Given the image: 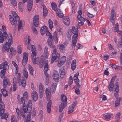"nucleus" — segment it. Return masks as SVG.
<instances>
[{
	"label": "nucleus",
	"mask_w": 122,
	"mask_h": 122,
	"mask_svg": "<svg viewBox=\"0 0 122 122\" xmlns=\"http://www.w3.org/2000/svg\"><path fill=\"white\" fill-rule=\"evenodd\" d=\"M32 104L31 103V100H30L29 101L28 103V105L29 107L30 108V110H31L32 108ZM29 110H28V111Z\"/></svg>",
	"instance_id": "45"
},
{
	"label": "nucleus",
	"mask_w": 122,
	"mask_h": 122,
	"mask_svg": "<svg viewBox=\"0 0 122 122\" xmlns=\"http://www.w3.org/2000/svg\"><path fill=\"white\" fill-rule=\"evenodd\" d=\"M46 26H44L41 28L40 31L42 35H43L46 31Z\"/></svg>",
	"instance_id": "29"
},
{
	"label": "nucleus",
	"mask_w": 122,
	"mask_h": 122,
	"mask_svg": "<svg viewBox=\"0 0 122 122\" xmlns=\"http://www.w3.org/2000/svg\"><path fill=\"white\" fill-rule=\"evenodd\" d=\"M33 4V0H28L27 2V9L28 10L30 11L31 10Z\"/></svg>",
	"instance_id": "13"
},
{
	"label": "nucleus",
	"mask_w": 122,
	"mask_h": 122,
	"mask_svg": "<svg viewBox=\"0 0 122 122\" xmlns=\"http://www.w3.org/2000/svg\"><path fill=\"white\" fill-rule=\"evenodd\" d=\"M63 21L64 24L67 26H68L70 24V20L68 18H66L64 19Z\"/></svg>",
	"instance_id": "27"
},
{
	"label": "nucleus",
	"mask_w": 122,
	"mask_h": 122,
	"mask_svg": "<svg viewBox=\"0 0 122 122\" xmlns=\"http://www.w3.org/2000/svg\"><path fill=\"white\" fill-rule=\"evenodd\" d=\"M59 47L61 50H63L65 48L64 45H59Z\"/></svg>",
	"instance_id": "57"
},
{
	"label": "nucleus",
	"mask_w": 122,
	"mask_h": 122,
	"mask_svg": "<svg viewBox=\"0 0 122 122\" xmlns=\"http://www.w3.org/2000/svg\"><path fill=\"white\" fill-rule=\"evenodd\" d=\"M66 60V57L65 56H63L61 57L60 61L62 62H63L64 63L65 62Z\"/></svg>",
	"instance_id": "58"
},
{
	"label": "nucleus",
	"mask_w": 122,
	"mask_h": 122,
	"mask_svg": "<svg viewBox=\"0 0 122 122\" xmlns=\"http://www.w3.org/2000/svg\"><path fill=\"white\" fill-rule=\"evenodd\" d=\"M61 99L62 101V102H67V98L66 96L64 95H61Z\"/></svg>",
	"instance_id": "37"
},
{
	"label": "nucleus",
	"mask_w": 122,
	"mask_h": 122,
	"mask_svg": "<svg viewBox=\"0 0 122 122\" xmlns=\"http://www.w3.org/2000/svg\"><path fill=\"white\" fill-rule=\"evenodd\" d=\"M43 8V16L44 17H45L47 14L48 11L46 10V6L44 5H42Z\"/></svg>",
	"instance_id": "26"
},
{
	"label": "nucleus",
	"mask_w": 122,
	"mask_h": 122,
	"mask_svg": "<svg viewBox=\"0 0 122 122\" xmlns=\"http://www.w3.org/2000/svg\"><path fill=\"white\" fill-rule=\"evenodd\" d=\"M75 92L76 94L78 95L80 93L79 89V88H76L75 89Z\"/></svg>",
	"instance_id": "63"
},
{
	"label": "nucleus",
	"mask_w": 122,
	"mask_h": 122,
	"mask_svg": "<svg viewBox=\"0 0 122 122\" xmlns=\"http://www.w3.org/2000/svg\"><path fill=\"white\" fill-rule=\"evenodd\" d=\"M36 54L31 55L32 56V61L33 64H35L36 63L38 62L39 61V59L38 57H37L36 58Z\"/></svg>",
	"instance_id": "14"
},
{
	"label": "nucleus",
	"mask_w": 122,
	"mask_h": 122,
	"mask_svg": "<svg viewBox=\"0 0 122 122\" xmlns=\"http://www.w3.org/2000/svg\"><path fill=\"white\" fill-rule=\"evenodd\" d=\"M73 34H74V35L73 36L72 38H73V39H76V38L78 35V33Z\"/></svg>",
	"instance_id": "62"
},
{
	"label": "nucleus",
	"mask_w": 122,
	"mask_h": 122,
	"mask_svg": "<svg viewBox=\"0 0 122 122\" xmlns=\"http://www.w3.org/2000/svg\"><path fill=\"white\" fill-rule=\"evenodd\" d=\"M71 31L73 33H78V28H75L73 26L71 29Z\"/></svg>",
	"instance_id": "42"
},
{
	"label": "nucleus",
	"mask_w": 122,
	"mask_h": 122,
	"mask_svg": "<svg viewBox=\"0 0 122 122\" xmlns=\"http://www.w3.org/2000/svg\"><path fill=\"white\" fill-rule=\"evenodd\" d=\"M121 115V113L119 112L117 113L116 115L115 120V122H118L120 120V116Z\"/></svg>",
	"instance_id": "35"
},
{
	"label": "nucleus",
	"mask_w": 122,
	"mask_h": 122,
	"mask_svg": "<svg viewBox=\"0 0 122 122\" xmlns=\"http://www.w3.org/2000/svg\"><path fill=\"white\" fill-rule=\"evenodd\" d=\"M60 76L61 78H63L65 74V71L64 67L61 68L59 70Z\"/></svg>",
	"instance_id": "16"
},
{
	"label": "nucleus",
	"mask_w": 122,
	"mask_h": 122,
	"mask_svg": "<svg viewBox=\"0 0 122 122\" xmlns=\"http://www.w3.org/2000/svg\"><path fill=\"white\" fill-rule=\"evenodd\" d=\"M31 95L33 100L36 101L37 100L38 96L37 92L35 91H33L31 93Z\"/></svg>",
	"instance_id": "12"
},
{
	"label": "nucleus",
	"mask_w": 122,
	"mask_h": 122,
	"mask_svg": "<svg viewBox=\"0 0 122 122\" xmlns=\"http://www.w3.org/2000/svg\"><path fill=\"white\" fill-rule=\"evenodd\" d=\"M8 67H6L4 68L3 70L1 71V74H3V75H5L6 72V70L7 68H8Z\"/></svg>",
	"instance_id": "52"
},
{
	"label": "nucleus",
	"mask_w": 122,
	"mask_h": 122,
	"mask_svg": "<svg viewBox=\"0 0 122 122\" xmlns=\"http://www.w3.org/2000/svg\"><path fill=\"white\" fill-rule=\"evenodd\" d=\"M48 44L50 47L53 49V52L52 55L51 62L53 63L54 61H57L60 57V54L56 53L57 51L56 49V46L54 45L52 40L51 39H47Z\"/></svg>",
	"instance_id": "1"
},
{
	"label": "nucleus",
	"mask_w": 122,
	"mask_h": 122,
	"mask_svg": "<svg viewBox=\"0 0 122 122\" xmlns=\"http://www.w3.org/2000/svg\"><path fill=\"white\" fill-rule=\"evenodd\" d=\"M6 67H9V66L7 64V62L6 61L0 64V69Z\"/></svg>",
	"instance_id": "23"
},
{
	"label": "nucleus",
	"mask_w": 122,
	"mask_h": 122,
	"mask_svg": "<svg viewBox=\"0 0 122 122\" xmlns=\"http://www.w3.org/2000/svg\"><path fill=\"white\" fill-rule=\"evenodd\" d=\"M44 56L46 58H47L48 56V48L47 46L45 47L44 50Z\"/></svg>",
	"instance_id": "28"
},
{
	"label": "nucleus",
	"mask_w": 122,
	"mask_h": 122,
	"mask_svg": "<svg viewBox=\"0 0 122 122\" xmlns=\"http://www.w3.org/2000/svg\"><path fill=\"white\" fill-rule=\"evenodd\" d=\"M28 67L30 71V74L32 75H33V72L34 71V69L31 65H29L28 66Z\"/></svg>",
	"instance_id": "40"
},
{
	"label": "nucleus",
	"mask_w": 122,
	"mask_h": 122,
	"mask_svg": "<svg viewBox=\"0 0 122 122\" xmlns=\"http://www.w3.org/2000/svg\"><path fill=\"white\" fill-rule=\"evenodd\" d=\"M33 24L35 27L38 26L39 21V16L38 15H35L33 18Z\"/></svg>",
	"instance_id": "10"
},
{
	"label": "nucleus",
	"mask_w": 122,
	"mask_h": 122,
	"mask_svg": "<svg viewBox=\"0 0 122 122\" xmlns=\"http://www.w3.org/2000/svg\"><path fill=\"white\" fill-rule=\"evenodd\" d=\"M119 91V88L118 84H117L116 85L115 90L114 91V95L115 97L118 98V92Z\"/></svg>",
	"instance_id": "17"
},
{
	"label": "nucleus",
	"mask_w": 122,
	"mask_h": 122,
	"mask_svg": "<svg viewBox=\"0 0 122 122\" xmlns=\"http://www.w3.org/2000/svg\"><path fill=\"white\" fill-rule=\"evenodd\" d=\"M67 103L66 102H62L59 106V110L60 112H61L63 109L65 108V106H66Z\"/></svg>",
	"instance_id": "15"
},
{
	"label": "nucleus",
	"mask_w": 122,
	"mask_h": 122,
	"mask_svg": "<svg viewBox=\"0 0 122 122\" xmlns=\"http://www.w3.org/2000/svg\"><path fill=\"white\" fill-rule=\"evenodd\" d=\"M24 72V76L27 79L28 77V73L26 70L25 68H24L23 70Z\"/></svg>",
	"instance_id": "46"
},
{
	"label": "nucleus",
	"mask_w": 122,
	"mask_h": 122,
	"mask_svg": "<svg viewBox=\"0 0 122 122\" xmlns=\"http://www.w3.org/2000/svg\"><path fill=\"white\" fill-rule=\"evenodd\" d=\"M11 4L14 7L17 6V3L15 0H12L11 2Z\"/></svg>",
	"instance_id": "53"
},
{
	"label": "nucleus",
	"mask_w": 122,
	"mask_h": 122,
	"mask_svg": "<svg viewBox=\"0 0 122 122\" xmlns=\"http://www.w3.org/2000/svg\"><path fill=\"white\" fill-rule=\"evenodd\" d=\"M52 77L54 81L56 82H58L59 81V76L58 72L56 71H53Z\"/></svg>",
	"instance_id": "9"
},
{
	"label": "nucleus",
	"mask_w": 122,
	"mask_h": 122,
	"mask_svg": "<svg viewBox=\"0 0 122 122\" xmlns=\"http://www.w3.org/2000/svg\"><path fill=\"white\" fill-rule=\"evenodd\" d=\"M120 63L121 66H117V69L120 70H122V53H121L120 56Z\"/></svg>",
	"instance_id": "30"
},
{
	"label": "nucleus",
	"mask_w": 122,
	"mask_h": 122,
	"mask_svg": "<svg viewBox=\"0 0 122 122\" xmlns=\"http://www.w3.org/2000/svg\"><path fill=\"white\" fill-rule=\"evenodd\" d=\"M63 113H61V114L59 116L58 119L59 122H60L61 121V119L62 118L63 116Z\"/></svg>",
	"instance_id": "59"
},
{
	"label": "nucleus",
	"mask_w": 122,
	"mask_h": 122,
	"mask_svg": "<svg viewBox=\"0 0 122 122\" xmlns=\"http://www.w3.org/2000/svg\"><path fill=\"white\" fill-rule=\"evenodd\" d=\"M8 40V42H6L5 45L3 46V47L6 51L8 52L11 46L10 44L12 43V36L11 34H9Z\"/></svg>",
	"instance_id": "6"
},
{
	"label": "nucleus",
	"mask_w": 122,
	"mask_h": 122,
	"mask_svg": "<svg viewBox=\"0 0 122 122\" xmlns=\"http://www.w3.org/2000/svg\"><path fill=\"white\" fill-rule=\"evenodd\" d=\"M48 22L49 27L51 30V29L53 27V22L51 19H49L48 20Z\"/></svg>",
	"instance_id": "39"
},
{
	"label": "nucleus",
	"mask_w": 122,
	"mask_h": 122,
	"mask_svg": "<svg viewBox=\"0 0 122 122\" xmlns=\"http://www.w3.org/2000/svg\"><path fill=\"white\" fill-rule=\"evenodd\" d=\"M28 53L24 52L23 55V59L22 60V65L23 66H25L26 64L27 61L28 56Z\"/></svg>",
	"instance_id": "11"
},
{
	"label": "nucleus",
	"mask_w": 122,
	"mask_h": 122,
	"mask_svg": "<svg viewBox=\"0 0 122 122\" xmlns=\"http://www.w3.org/2000/svg\"><path fill=\"white\" fill-rule=\"evenodd\" d=\"M12 14L13 17L10 15H9V18L11 24L16 26L18 24V31L21 29L22 27L21 21H20V18L17 13L14 11H12Z\"/></svg>",
	"instance_id": "2"
},
{
	"label": "nucleus",
	"mask_w": 122,
	"mask_h": 122,
	"mask_svg": "<svg viewBox=\"0 0 122 122\" xmlns=\"http://www.w3.org/2000/svg\"><path fill=\"white\" fill-rule=\"evenodd\" d=\"M114 87V81H111L108 86V88L109 91H112L113 90Z\"/></svg>",
	"instance_id": "24"
},
{
	"label": "nucleus",
	"mask_w": 122,
	"mask_h": 122,
	"mask_svg": "<svg viewBox=\"0 0 122 122\" xmlns=\"http://www.w3.org/2000/svg\"><path fill=\"white\" fill-rule=\"evenodd\" d=\"M110 66H111L112 68H114L115 69H116L117 67V66L116 65L112 63H111L110 64Z\"/></svg>",
	"instance_id": "64"
},
{
	"label": "nucleus",
	"mask_w": 122,
	"mask_h": 122,
	"mask_svg": "<svg viewBox=\"0 0 122 122\" xmlns=\"http://www.w3.org/2000/svg\"><path fill=\"white\" fill-rule=\"evenodd\" d=\"M74 109L73 108L71 107V106L69 107L68 108V114H70L72 112L74 111Z\"/></svg>",
	"instance_id": "51"
},
{
	"label": "nucleus",
	"mask_w": 122,
	"mask_h": 122,
	"mask_svg": "<svg viewBox=\"0 0 122 122\" xmlns=\"http://www.w3.org/2000/svg\"><path fill=\"white\" fill-rule=\"evenodd\" d=\"M10 52L12 55H15L16 53V50L13 48V47H11L10 49Z\"/></svg>",
	"instance_id": "34"
},
{
	"label": "nucleus",
	"mask_w": 122,
	"mask_h": 122,
	"mask_svg": "<svg viewBox=\"0 0 122 122\" xmlns=\"http://www.w3.org/2000/svg\"><path fill=\"white\" fill-rule=\"evenodd\" d=\"M56 12L57 15L58 17L61 18H62L64 16L63 14L61 12L60 9H56Z\"/></svg>",
	"instance_id": "22"
},
{
	"label": "nucleus",
	"mask_w": 122,
	"mask_h": 122,
	"mask_svg": "<svg viewBox=\"0 0 122 122\" xmlns=\"http://www.w3.org/2000/svg\"><path fill=\"white\" fill-rule=\"evenodd\" d=\"M5 107L3 108L1 107L2 109H0V117L1 116V119H5L6 120L8 116V113H5Z\"/></svg>",
	"instance_id": "7"
},
{
	"label": "nucleus",
	"mask_w": 122,
	"mask_h": 122,
	"mask_svg": "<svg viewBox=\"0 0 122 122\" xmlns=\"http://www.w3.org/2000/svg\"><path fill=\"white\" fill-rule=\"evenodd\" d=\"M26 81L25 80L23 79L21 81V83L22 86L24 87L25 86Z\"/></svg>",
	"instance_id": "55"
},
{
	"label": "nucleus",
	"mask_w": 122,
	"mask_h": 122,
	"mask_svg": "<svg viewBox=\"0 0 122 122\" xmlns=\"http://www.w3.org/2000/svg\"><path fill=\"white\" fill-rule=\"evenodd\" d=\"M18 6L19 9L22 10L23 9L24 5L21 2H20L18 4Z\"/></svg>",
	"instance_id": "47"
},
{
	"label": "nucleus",
	"mask_w": 122,
	"mask_h": 122,
	"mask_svg": "<svg viewBox=\"0 0 122 122\" xmlns=\"http://www.w3.org/2000/svg\"><path fill=\"white\" fill-rule=\"evenodd\" d=\"M51 5L52 9L56 11V9H58L56 8L57 6L56 3H52Z\"/></svg>",
	"instance_id": "38"
},
{
	"label": "nucleus",
	"mask_w": 122,
	"mask_h": 122,
	"mask_svg": "<svg viewBox=\"0 0 122 122\" xmlns=\"http://www.w3.org/2000/svg\"><path fill=\"white\" fill-rule=\"evenodd\" d=\"M31 51L32 52L31 55H34L35 54H36V49L35 48V47L33 45H31Z\"/></svg>",
	"instance_id": "31"
},
{
	"label": "nucleus",
	"mask_w": 122,
	"mask_h": 122,
	"mask_svg": "<svg viewBox=\"0 0 122 122\" xmlns=\"http://www.w3.org/2000/svg\"><path fill=\"white\" fill-rule=\"evenodd\" d=\"M8 84V81L6 77H4L3 80V88H5Z\"/></svg>",
	"instance_id": "21"
},
{
	"label": "nucleus",
	"mask_w": 122,
	"mask_h": 122,
	"mask_svg": "<svg viewBox=\"0 0 122 122\" xmlns=\"http://www.w3.org/2000/svg\"><path fill=\"white\" fill-rule=\"evenodd\" d=\"M102 118L105 119L109 121L110 119V118L111 117V114H107L106 115L103 114L102 115Z\"/></svg>",
	"instance_id": "20"
},
{
	"label": "nucleus",
	"mask_w": 122,
	"mask_h": 122,
	"mask_svg": "<svg viewBox=\"0 0 122 122\" xmlns=\"http://www.w3.org/2000/svg\"><path fill=\"white\" fill-rule=\"evenodd\" d=\"M17 50V52L19 54H21L22 52V49L20 46L19 45L18 46Z\"/></svg>",
	"instance_id": "48"
},
{
	"label": "nucleus",
	"mask_w": 122,
	"mask_h": 122,
	"mask_svg": "<svg viewBox=\"0 0 122 122\" xmlns=\"http://www.w3.org/2000/svg\"><path fill=\"white\" fill-rule=\"evenodd\" d=\"M28 98V95L25 96H23V97H21L20 100L18 99V102L20 103H22L23 104V109L24 112H21L20 113L22 116L24 118L25 117V113H27L28 111L27 106H25V102H27Z\"/></svg>",
	"instance_id": "3"
},
{
	"label": "nucleus",
	"mask_w": 122,
	"mask_h": 122,
	"mask_svg": "<svg viewBox=\"0 0 122 122\" xmlns=\"http://www.w3.org/2000/svg\"><path fill=\"white\" fill-rule=\"evenodd\" d=\"M122 99L121 98H117V100L115 102V107H117L120 104V102L121 101Z\"/></svg>",
	"instance_id": "32"
},
{
	"label": "nucleus",
	"mask_w": 122,
	"mask_h": 122,
	"mask_svg": "<svg viewBox=\"0 0 122 122\" xmlns=\"http://www.w3.org/2000/svg\"><path fill=\"white\" fill-rule=\"evenodd\" d=\"M73 79L72 77L70 76L68 81V84L70 85H71L73 83Z\"/></svg>",
	"instance_id": "49"
},
{
	"label": "nucleus",
	"mask_w": 122,
	"mask_h": 122,
	"mask_svg": "<svg viewBox=\"0 0 122 122\" xmlns=\"http://www.w3.org/2000/svg\"><path fill=\"white\" fill-rule=\"evenodd\" d=\"M33 32V33L36 34H37V31L35 27H33L31 28Z\"/></svg>",
	"instance_id": "61"
},
{
	"label": "nucleus",
	"mask_w": 122,
	"mask_h": 122,
	"mask_svg": "<svg viewBox=\"0 0 122 122\" xmlns=\"http://www.w3.org/2000/svg\"><path fill=\"white\" fill-rule=\"evenodd\" d=\"M57 84L56 83H53L52 84V86L51 87L50 89L51 93H53L56 90Z\"/></svg>",
	"instance_id": "18"
},
{
	"label": "nucleus",
	"mask_w": 122,
	"mask_h": 122,
	"mask_svg": "<svg viewBox=\"0 0 122 122\" xmlns=\"http://www.w3.org/2000/svg\"><path fill=\"white\" fill-rule=\"evenodd\" d=\"M45 32H46V36H49V38H48V39H52V36L51 33L48 31H46Z\"/></svg>",
	"instance_id": "43"
},
{
	"label": "nucleus",
	"mask_w": 122,
	"mask_h": 122,
	"mask_svg": "<svg viewBox=\"0 0 122 122\" xmlns=\"http://www.w3.org/2000/svg\"><path fill=\"white\" fill-rule=\"evenodd\" d=\"M77 20L80 21L78 24L77 25V28H80V27L83 25L84 24V22L85 21V20L84 18L81 15H77Z\"/></svg>",
	"instance_id": "8"
},
{
	"label": "nucleus",
	"mask_w": 122,
	"mask_h": 122,
	"mask_svg": "<svg viewBox=\"0 0 122 122\" xmlns=\"http://www.w3.org/2000/svg\"><path fill=\"white\" fill-rule=\"evenodd\" d=\"M70 2L72 6V13H75V5L74 2L73 1H70Z\"/></svg>",
	"instance_id": "36"
},
{
	"label": "nucleus",
	"mask_w": 122,
	"mask_h": 122,
	"mask_svg": "<svg viewBox=\"0 0 122 122\" xmlns=\"http://www.w3.org/2000/svg\"><path fill=\"white\" fill-rule=\"evenodd\" d=\"M114 30L116 32H118L119 31L118 24V23H117L115 24Z\"/></svg>",
	"instance_id": "50"
},
{
	"label": "nucleus",
	"mask_w": 122,
	"mask_h": 122,
	"mask_svg": "<svg viewBox=\"0 0 122 122\" xmlns=\"http://www.w3.org/2000/svg\"><path fill=\"white\" fill-rule=\"evenodd\" d=\"M2 29L4 32L2 33L0 31V43H3L4 41L6 40L7 37L8 35L6 31L5 26L3 25L2 26Z\"/></svg>",
	"instance_id": "5"
},
{
	"label": "nucleus",
	"mask_w": 122,
	"mask_h": 122,
	"mask_svg": "<svg viewBox=\"0 0 122 122\" xmlns=\"http://www.w3.org/2000/svg\"><path fill=\"white\" fill-rule=\"evenodd\" d=\"M32 116L35 117L36 115V110L34 108L33 109V110L32 112Z\"/></svg>",
	"instance_id": "60"
},
{
	"label": "nucleus",
	"mask_w": 122,
	"mask_h": 122,
	"mask_svg": "<svg viewBox=\"0 0 122 122\" xmlns=\"http://www.w3.org/2000/svg\"><path fill=\"white\" fill-rule=\"evenodd\" d=\"M13 83H14V84L13 85V90L14 91H15L17 88V85H16L17 83L15 82V83H14V80L16 81V79L14 78L13 79Z\"/></svg>",
	"instance_id": "41"
},
{
	"label": "nucleus",
	"mask_w": 122,
	"mask_h": 122,
	"mask_svg": "<svg viewBox=\"0 0 122 122\" xmlns=\"http://www.w3.org/2000/svg\"><path fill=\"white\" fill-rule=\"evenodd\" d=\"M46 93L47 98L48 99H49L51 97V92L48 88H46Z\"/></svg>",
	"instance_id": "25"
},
{
	"label": "nucleus",
	"mask_w": 122,
	"mask_h": 122,
	"mask_svg": "<svg viewBox=\"0 0 122 122\" xmlns=\"http://www.w3.org/2000/svg\"><path fill=\"white\" fill-rule=\"evenodd\" d=\"M48 60L45 61V59L43 56V55L41 56V59L40 62V67L41 68L44 65V71H47L49 68V66L48 64Z\"/></svg>",
	"instance_id": "4"
},
{
	"label": "nucleus",
	"mask_w": 122,
	"mask_h": 122,
	"mask_svg": "<svg viewBox=\"0 0 122 122\" xmlns=\"http://www.w3.org/2000/svg\"><path fill=\"white\" fill-rule=\"evenodd\" d=\"M64 63L63 62L61 61L60 60L59 61L58 63V66L60 67H61Z\"/></svg>",
	"instance_id": "56"
},
{
	"label": "nucleus",
	"mask_w": 122,
	"mask_h": 122,
	"mask_svg": "<svg viewBox=\"0 0 122 122\" xmlns=\"http://www.w3.org/2000/svg\"><path fill=\"white\" fill-rule=\"evenodd\" d=\"M76 63H72L71 65V69L73 70L75 69L76 67Z\"/></svg>",
	"instance_id": "54"
},
{
	"label": "nucleus",
	"mask_w": 122,
	"mask_h": 122,
	"mask_svg": "<svg viewBox=\"0 0 122 122\" xmlns=\"http://www.w3.org/2000/svg\"><path fill=\"white\" fill-rule=\"evenodd\" d=\"M51 101L49 100L48 101V102L47 104V110L48 112L50 113L51 110Z\"/></svg>",
	"instance_id": "19"
},
{
	"label": "nucleus",
	"mask_w": 122,
	"mask_h": 122,
	"mask_svg": "<svg viewBox=\"0 0 122 122\" xmlns=\"http://www.w3.org/2000/svg\"><path fill=\"white\" fill-rule=\"evenodd\" d=\"M1 92L4 97H5L8 96V94L7 93V92L5 88H3V89H1Z\"/></svg>",
	"instance_id": "33"
},
{
	"label": "nucleus",
	"mask_w": 122,
	"mask_h": 122,
	"mask_svg": "<svg viewBox=\"0 0 122 122\" xmlns=\"http://www.w3.org/2000/svg\"><path fill=\"white\" fill-rule=\"evenodd\" d=\"M115 18V15H111L110 17L111 21L112 22L113 25H114L115 24L114 20Z\"/></svg>",
	"instance_id": "44"
}]
</instances>
